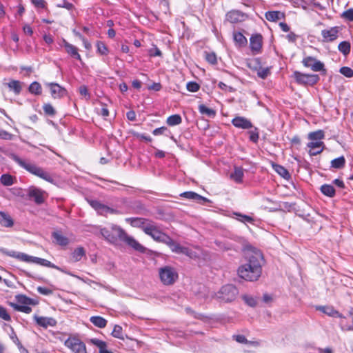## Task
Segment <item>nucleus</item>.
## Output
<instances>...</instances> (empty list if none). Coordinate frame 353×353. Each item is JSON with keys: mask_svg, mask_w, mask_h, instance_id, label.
<instances>
[{"mask_svg": "<svg viewBox=\"0 0 353 353\" xmlns=\"http://www.w3.org/2000/svg\"><path fill=\"white\" fill-rule=\"evenodd\" d=\"M90 342L96 345L97 347H99V349H101V348H103V347H106V343L101 341V340H99V339H92L90 340Z\"/></svg>", "mask_w": 353, "mask_h": 353, "instance_id": "5fc2aeb1", "label": "nucleus"}, {"mask_svg": "<svg viewBox=\"0 0 353 353\" xmlns=\"http://www.w3.org/2000/svg\"><path fill=\"white\" fill-rule=\"evenodd\" d=\"M232 123L235 127L242 129H250L252 127V123L248 119L241 117H236L233 119Z\"/></svg>", "mask_w": 353, "mask_h": 353, "instance_id": "6ab92c4d", "label": "nucleus"}, {"mask_svg": "<svg viewBox=\"0 0 353 353\" xmlns=\"http://www.w3.org/2000/svg\"><path fill=\"white\" fill-rule=\"evenodd\" d=\"M0 318L7 321H10L11 319L10 316L8 313L6 309L2 306H0Z\"/></svg>", "mask_w": 353, "mask_h": 353, "instance_id": "864d4df0", "label": "nucleus"}, {"mask_svg": "<svg viewBox=\"0 0 353 353\" xmlns=\"http://www.w3.org/2000/svg\"><path fill=\"white\" fill-rule=\"evenodd\" d=\"M14 308L19 312H22L26 314H30L32 312V308L28 305H19L17 304H13Z\"/></svg>", "mask_w": 353, "mask_h": 353, "instance_id": "a18cd8bd", "label": "nucleus"}, {"mask_svg": "<svg viewBox=\"0 0 353 353\" xmlns=\"http://www.w3.org/2000/svg\"><path fill=\"white\" fill-rule=\"evenodd\" d=\"M245 256L248 262L238 269L239 276L248 281H254L261 276L263 254L260 250L251 245L245 247Z\"/></svg>", "mask_w": 353, "mask_h": 353, "instance_id": "f257e3e1", "label": "nucleus"}, {"mask_svg": "<svg viewBox=\"0 0 353 353\" xmlns=\"http://www.w3.org/2000/svg\"><path fill=\"white\" fill-rule=\"evenodd\" d=\"M183 254L188 256L191 259H195L197 257V255L194 252L189 250L188 248L185 247L184 248Z\"/></svg>", "mask_w": 353, "mask_h": 353, "instance_id": "69168bd1", "label": "nucleus"}, {"mask_svg": "<svg viewBox=\"0 0 353 353\" xmlns=\"http://www.w3.org/2000/svg\"><path fill=\"white\" fill-rule=\"evenodd\" d=\"M339 50L344 55H347L350 52V43L349 41H342L339 44Z\"/></svg>", "mask_w": 353, "mask_h": 353, "instance_id": "c9c22d12", "label": "nucleus"}, {"mask_svg": "<svg viewBox=\"0 0 353 353\" xmlns=\"http://www.w3.org/2000/svg\"><path fill=\"white\" fill-rule=\"evenodd\" d=\"M317 310L321 311L322 312H323L330 316H335L339 315V312L335 310L332 307L319 306L317 307Z\"/></svg>", "mask_w": 353, "mask_h": 353, "instance_id": "473e14b6", "label": "nucleus"}, {"mask_svg": "<svg viewBox=\"0 0 353 353\" xmlns=\"http://www.w3.org/2000/svg\"><path fill=\"white\" fill-rule=\"evenodd\" d=\"M29 91L32 94L39 95L41 94V86L39 83L34 81L29 86Z\"/></svg>", "mask_w": 353, "mask_h": 353, "instance_id": "4c0bfd02", "label": "nucleus"}, {"mask_svg": "<svg viewBox=\"0 0 353 353\" xmlns=\"http://www.w3.org/2000/svg\"><path fill=\"white\" fill-rule=\"evenodd\" d=\"M265 18L270 21H276L284 18V14L280 11H268L265 13Z\"/></svg>", "mask_w": 353, "mask_h": 353, "instance_id": "393cba45", "label": "nucleus"}, {"mask_svg": "<svg viewBox=\"0 0 353 353\" xmlns=\"http://www.w3.org/2000/svg\"><path fill=\"white\" fill-rule=\"evenodd\" d=\"M149 54L151 57H161L162 53L157 46H154V48L150 49Z\"/></svg>", "mask_w": 353, "mask_h": 353, "instance_id": "13d9d810", "label": "nucleus"}, {"mask_svg": "<svg viewBox=\"0 0 353 353\" xmlns=\"http://www.w3.org/2000/svg\"><path fill=\"white\" fill-rule=\"evenodd\" d=\"M32 4L38 8H44L46 6L45 0H31Z\"/></svg>", "mask_w": 353, "mask_h": 353, "instance_id": "680f3d73", "label": "nucleus"}, {"mask_svg": "<svg viewBox=\"0 0 353 353\" xmlns=\"http://www.w3.org/2000/svg\"><path fill=\"white\" fill-rule=\"evenodd\" d=\"M98 213H99L101 215L105 216L108 214H118L119 212L117 210L110 208V207L102 204Z\"/></svg>", "mask_w": 353, "mask_h": 353, "instance_id": "58836bf2", "label": "nucleus"}, {"mask_svg": "<svg viewBox=\"0 0 353 353\" xmlns=\"http://www.w3.org/2000/svg\"><path fill=\"white\" fill-rule=\"evenodd\" d=\"M159 275L161 281L165 285H173L179 277L176 270L170 266H164L159 268Z\"/></svg>", "mask_w": 353, "mask_h": 353, "instance_id": "423d86ee", "label": "nucleus"}, {"mask_svg": "<svg viewBox=\"0 0 353 353\" xmlns=\"http://www.w3.org/2000/svg\"><path fill=\"white\" fill-rule=\"evenodd\" d=\"M233 338L238 342V343H250V344H252L254 345H259V343L258 342H251V341H248L247 340V339L245 338V336L243 335H234L233 336Z\"/></svg>", "mask_w": 353, "mask_h": 353, "instance_id": "37998d69", "label": "nucleus"}, {"mask_svg": "<svg viewBox=\"0 0 353 353\" xmlns=\"http://www.w3.org/2000/svg\"><path fill=\"white\" fill-rule=\"evenodd\" d=\"M165 243L170 247L172 252L177 254H183L185 247L180 245L170 236Z\"/></svg>", "mask_w": 353, "mask_h": 353, "instance_id": "4be33fe9", "label": "nucleus"}, {"mask_svg": "<svg viewBox=\"0 0 353 353\" xmlns=\"http://www.w3.org/2000/svg\"><path fill=\"white\" fill-rule=\"evenodd\" d=\"M53 237L56 240L57 243L60 245H67L69 243L68 239L60 233L54 232Z\"/></svg>", "mask_w": 353, "mask_h": 353, "instance_id": "f704fd0d", "label": "nucleus"}, {"mask_svg": "<svg viewBox=\"0 0 353 353\" xmlns=\"http://www.w3.org/2000/svg\"><path fill=\"white\" fill-rule=\"evenodd\" d=\"M186 88L188 91L195 92L199 90L200 85L196 82L190 81L187 83Z\"/></svg>", "mask_w": 353, "mask_h": 353, "instance_id": "de8ad7c7", "label": "nucleus"}, {"mask_svg": "<svg viewBox=\"0 0 353 353\" xmlns=\"http://www.w3.org/2000/svg\"><path fill=\"white\" fill-rule=\"evenodd\" d=\"M126 221L128 222L132 226L141 228L144 231V228L146 226H149L151 221L143 218L135 217V218H128Z\"/></svg>", "mask_w": 353, "mask_h": 353, "instance_id": "f3484780", "label": "nucleus"}, {"mask_svg": "<svg viewBox=\"0 0 353 353\" xmlns=\"http://www.w3.org/2000/svg\"><path fill=\"white\" fill-rule=\"evenodd\" d=\"M0 181L3 185L9 186L14 183V179L11 175L5 174L1 176Z\"/></svg>", "mask_w": 353, "mask_h": 353, "instance_id": "ea45409f", "label": "nucleus"}, {"mask_svg": "<svg viewBox=\"0 0 353 353\" xmlns=\"http://www.w3.org/2000/svg\"><path fill=\"white\" fill-rule=\"evenodd\" d=\"M89 203L97 212H99L102 205V203L97 200H90L89 201Z\"/></svg>", "mask_w": 353, "mask_h": 353, "instance_id": "052dcab7", "label": "nucleus"}, {"mask_svg": "<svg viewBox=\"0 0 353 353\" xmlns=\"http://www.w3.org/2000/svg\"><path fill=\"white\" fill-rule=\"evenodd\" d=\"M8 87L10 90H13L16 94H19L22 89L21 83L17 80H11L7 83Z\"/></svg>", "mask_w": 353, "mask_h": 353, "instance_id": "c85d7f7f", "label": "nucleus"}, {"mask_svg": "<svg viewBox=\"0 0 353 353\" xmlns=\"http://www.w3.org/2000/svg\"><path fill=\"white\" fill-rule=\"evenodd\" d=\"M273 168L280 176H281L284 179H288L290 177L289 172L283 166L278 164H274Z\"/></svg>", "mask_w": 353, "mask_h": 353, "instance_id": "c756f323", "label": "nucleus"}, {"mask_svg": "<svg viewBox=\"0 0 353 353\" xmlns=\"http://www.w3.org/2000/svg\"><path fill=\"white\" fill-rule=\"evenodd\" d=\"M13 135L6 130H0V139L4 140L12 139Z\"/></svg>", "mask_w": 353, "mask_h": 353, "instance_id": "bf43d9fd", "label": "nucleus"}, {"mask_svg": "<svg viewBox=\"0 0 353 353\" xmlns=\"http://www.w3.org/2000/svg\"><path fill=\"white\" fill-rule=\"evenodd\" d=\"M97 51L99 53H100L102 55L108 54V50L104 43H103L101 41H98L97 43Z\"/></svg>", "mask_w": 353, "mask_h": 353, "instance_id": "09e8293b", "label": "nucleus"}, {"mask_svg": "<svg viewBox=\"0 0 353 353\" xmlns=\"http://www.w3.org/2000/svg\"><path fill=\"white\" fill-rule=\"evenodd\" d=\"M64 345L74 353H87L85 343L76 337H69Z\"/></svg>", "mask_w": 353, "mask_h": 353, "instance_id": "1a4fd4ad", "label": "nucleus"}, {"mask_svg": "<svg viewBox=\"0 0 353 353\" xmlns=\"http://www.w3.org/2000/svg\"><path fill=\"white\" fill-rule=\"evenodd\" d=\"M325 133L323 130H319L308 134V139L310 140L307 144L310 148L309 154L311 156H315L321 153L324 150V143L321 141L324 139Z\"/></svg>", "mask_w": 353, "mask_h": 353, "instance_id": "39448f33", "label": "nucleus"}, {"mask_svg": "<svg viewBox=\"0 0 353 353\" xmlns=\"http://www.w3.org/2000/svg\"><path fill=\"white\" fill-rule=\"evenodd\" d=\"M234 214L239 216V218H237V220H239V221H241L243 223H245V222L252 223L254 221L253 218L250 216L238 213V212H234Z\"/></svg>", "mask_w": 353, "mask_h": 353, "instance_id": "c03bdc74", "label": "nucleus"}, {"mask_svg": "<svg viewBox=\"0 0 353 353\" xmlns=\"http://www.w3.org/2000/svg\"><path fill=\"white\" fill-rule=\"evenodd\" d=\"M270 69L268 68H261L258 70L257 74L261 79H265L270 74Z\"/></svg>", "mask_w": 353, "mask_h": 353, "instance_id": "6e6d98bb", "label": "nucleus"}, {"mask_svg": "<svg viewBox=\"0 0 353 353\" xmlns=\"http://www.w3.org/2000/svg\"><path fill=\"white\" fill-rule=\"evenodd\" d=\"M181 196L191 199V200H195L198 202H201V201H203L204 202H208L209 200L207 198H205L197 193L194 192H185L181 194Z\"/></svg>", "mask_w": 353, "mask_h": 353, "instance_id": "412c9836", "label": "nucleus"}, {"mask_svg": "<svg viewBox=\"0 0 353 353\" xmlns=\"http://www.w3.org/2000/svg\"><path fill=\"white\" fill-rule=\"evenodd\" d=\"M37 291L40 294H44V295H49L52 293V291L51 290H50L49 288L41 287V286L37 288Z\"/></svg>", "mask_w": 353, "mask_h": 353, "instance_id": "0e129e2a", "label": "nucleus"}, {"mask_svg": "<svg viewBox=\"0 0 353 353\" xmlns=\"http://www.w3.org/2000/svg\"><path fill=\"white\" fill-rule=\"evenodd\" d=\"M112 335L115 337L120 339H123L124 337L123 336L122 333V327L119 325H115L113 329V331L112 332Z\"/></svg>", "mask_w": 353, "mask_h": 353, "instance_id": "79ce46f5", "label": "nucleus"}, {"mask_svg": "<svg viewBox=\"0 0 353 353\" xmlns=\"http://www.w3.org/2000/svg\"><path fill=\"white\" fill-rule=\"evenodd\" d=\"M43 109L44 112L48 115L54 116L56 114L54 108L50 103L44 104Z\"/></svg>", "mask_w": 353, "mask_h": 353, "instance_id": "49530a36", "label": "nucleus"}, {"mask_svg": "<svg viewBox=\"0 0 353 353\" xmlns=\"http://www.w3.org/2000/svg\"><path fill=\"white\" fill-rule=\"evenodd\" d=\"M205 60L210 64L214 65L217 63L216 55L214 52H205Z\"/></svg>", "mask_w": 353, "mask_h": 353, "instance_id": "a19ab883", "label": "nucleus"}, {"mask_svg": "<svg viewBox=\"0 0 353 353\" xmlns=\"http://www.w3.org/2000/svg\"><path fill=\"white\" fill-rule=\"evenodd\" d=\"M238 294V290L233 285L223 286L216 294V297L223 302H231L234 301Z\"/></svg>", "mask_w": 353, "mask_h": 353, "instance_id": "0eeeda50", "label": "nucleus"}, {"mask_svg": "<svg viewBox=\"0 0 353 353\" xmlns=\"http://www.w3.org/2000/svg\"><path fill=\"white\" fill-rule=\"evenodd\" d=\"M339 28L337 26L325 29L321 31L323 41L325 42H332L338 38Z\"/></svg>", "mask_w": 353, "mask_h": 353, "instance_id": "ddd939ff", "label": "nucleus"}, {"mask_svg": "<svg viewBox=\"0 0 353 353\" xmlns=\"http://www.w3.org/2000/svg\"><path fill=\"white\" fill-rule=\"evenodd\" d=\"M250 46L252 51L255 54L260 52L262 47V37L261 34H254L250 37Z\"/></svg>", "mask_w": 353, "mask_h": 353, "instance_id": "a211bd4d", "label": "nucleus"}, {"mask_svg": "<svg viewBox=\"0 0 353 353\" xmlns=\"http://www.w3.org/2000/svg\"><path fill=\"white\" fill-rule=\"evenodd\" d=\"M345 159L343 156L334 159L331 161V165L336 169H341L344 167Z\"/></svg>", "mask_w": 353, "mask_h": 353, "instance_id": "72a5a7b5", "label": "nucleus"}, {"mask_svg": "<svg viewBox=\"0 0 353 353\" xmlns=\"http://www.w3.org/2000/svg\"><path fill=\"white\" fill-rule=\"evenodd\" d=\"M340 72L348 78L353 77V70L349 67H342L340 69Z\"/></svg>", "mask_w": 353, "mask_h": 353, "instance_id": "3c124183", "label": "nucleus"}, {"mask_svg": "<svg viewBox=\"0 0 353 353\" xmlns=\"http://www.w3.org/2000/svg\"><path fill=\"white\" fill-rule=\"evenodd\" d=\"M234 40L239 47L245 46L247 44V39L241 32L233 33Z\"/></svg>", "mask_w": 353, "mask_h": 353, "instance_id": "cd10ccee", "label": "nucleus"}, {"mask_svg": "<svg viewBox=\"0 0 353 353\" xmlns=\"http://www.w3.org/2000/svg\"><path fill=\"white\" fill-rule=\"evenodd\" d=\"M243 299L245 301V302L251 307H254L256 305L257 301L255 298L252 296H250L248 295H244L243 296Z\"/></svg>", "mask_w": 353, "mask_h": 353, "instance_id": "8fccbe9b", "label": "nucleus"}, {"mask_svg": "<svg viewBox=\"0 0 353 353\" xmlns=\"http://www.w3.org/2000/svg\"><path fill=\"white\" fill-rule=\"evenodd\" d=\"M90 321L94 325L99 328H103L107 325V321L99 316H92Z\"/></svg>", "mask_w": 353, "mask_h": 353, "instance_id": "bb28decb", "label": "nucleus"}, {"mask_svg": "<svg viewBox=\"0 0 353 353\" xmlns=\"http://www.w3.org/2000/svg\"><path fill=\"white\" fill-rule=\"evenodd\" d=\"M12 159L17 164H19L21 167L26 170L30 173L39 176L50 183L54 182V179L50 173L44 170L42 168L37 166L34 163L26 161L15 154H12Z\"/></svg>", "mask_w": 353, "mask_h": 353, "instance_id": "7ed1b4c3", "label": "nucleus"}, {"mask_svg": "<svg viewBox=\"0 0 353 353\" xmlns=\"http://www.w3.org/2000/svg\"><path fill=\"white\" fill-rule=\"evenodd\" d=\"M0 250L4 254H6L11 257L17 259L22 261H25L27 263H34L39 264L42 266L54 268L57 270H60V268L58 266H57L56 265L53 264L50 261H49L46 259H44L32 256H29L23 252H17L14 251H8L5 249H1Z\"/></svg>", "mask_w": 353, "mask_h": 353, "instance_id": "20e7f679", "label": "nucleus"}, {"mask_svg": "<svg viewBox=\"0 0 353 353\" xmlns=\"http://www.w3.org/2000/svg\"><path fill=\"white\" fill-rule=\"evenodd\" d=\"M63 43L65 51L68 54L78 60H81V55L79 54L78 49L76 46L69 43L65 39L63 40Z\"/></svg>", "mask_w": 353, "mask_h": 353, "instance_id": "aec40b11", "label": "nucleus"}, {"mask_svg": "<svg viewBox=\"0 0 353 353\" xmlns=\"http://www.w3.org/2000/svg\"><path fill=\"white\" fill-rule=\"evenodd\" d=\"M245 18L246 15L239 10H232L228 12L226 14V20L232 23H237L243 21Z\"/></svg>", "mask_w": 353, "mask_h": 353, "instance_id": "4468645a", "label": "nucleus"}, {"mask_svg": "<svg viewBox=\"0 0 353 353\" xmlns=\"http://www.w3.org/2000/svg\"><path fill=\"white\" fill-rule=\"evenodd\" d=\"M250 141H253L254 143H256L259 139V133L255 131H250Z\"/></svg>", "mask_w": 353, "mask_h": 353, "instance_id": "774afa93", "label": "nucleus"}, {"mask_svg": "<svg viewBox=\"0 0 353 353\" xmlns=\"http://www.w3.org/2000/svg\"><path fill=\"white\" fill-rule=\"evenodd\" d=\"M0 224L3 227L10 228L14 225V221L9 214L0 212Z\"/></svg>", "mask_w": 353, "mask_h": 353, "instance_id": "5701e85b", "label": "nucleus"}, {"mask_svg": "<svg viewBox=\"0 0 353 353\" xmlns=\"http://www.w3.org/2000/svg\"><path fill=\"white\" fill-rule=\"evenodd\" d=\"M259 64V61L256 59L249 60L247 61V66L252 70L256 69V65Z\"/></svg>", "mask_w": 353, "mask_h": 353, "instance_id": "e2e57ef3", "label": "nucleus"}, {"mask_svg": "<svg viewBox=\"0 0 353 353\" xmlns=\"http://www.w3.org/2000/svg\"><path fill=\"white\" fill-rule=\"evenodd\" d=\"M46 193L45 191L32 186L28 192V196L30 199L33 200L37 205L43 203L46 199Z\"/></svg>", "mask_w": 353, "mask_h": 353, "instance_id": "f8f14e48", "label": "nucleus"}, {"mask_svg": "<svg viewBox=\"0 0 353 353\" xmlns=\"http://www.w3.org/2000/svg\"><path fill=\"white\" fill-rule=\"evenodd\" d=\"M294 76L296 82L303 85H313L319 81V77L317 74H303L296 71Z\"/></svg>", "mask_w": 353, "mask_h": 353, "instance_id": "9d476101", "label": "nucleus"}, {"mask_svg": "<svg viewBox=\"0 0 353 353\" xmlns=\"http://www.w3.org/2000/svg\"><path fill=\"white\" fill-rule=\"evenodd\" d=\"M168 130V128L166 127H161L159 128H156L153 130L152 134L155 136H158L160 134H164Z\"/></svg>", "mask_w": 353, "mask_h": 353, "instance_id": "338daca9", "label": "nucleus"}, {"mask_svg": "<svg viewBox=\"0 0 353 353\" xmlns=\"http://www.w3.org/2000/svg\"><path fill=\"white\" fill-rule=\"evenodd\" d=\"M182 122L181 117L179 114H173L170 116L166 121V123L170 126L179 125Z\"/></svg>", "mask_w": 353, "mask_h": 353, "instance_id": "2f4dec72", "label": "nucleus"}, {"mask_svg": "<svg viewBox=\"0 0 353 353\" xmlns=\"http://www.w3.org/2000/svg\"><path fill=\"white\" fill-rule=\"evenodd\" d=\"M199 110L202 114H205L210 117H214L216 115L215 110L206 107L203 104H201L199 106Z\"/></svg>", "mask_w": 353, "mask_h": 353, "instance_id": "e433bc0d", "label": "nucleus"}, {"mask_svg": "<svg viewBox=\"0 0 353 353\" xmlns=\"http://www.w3.org/2000/svg\"><path fill=\"white\" fill-rule=\"evenodd\" d=\"M302 63L305 67L310 68L314 72L323 71L324 73L326 72L324 63L314 57H306L303 59Z\"/></svg>", "mask_w": 353, "mask_h": 353, "instance_id": "9b49d317", "label": "nucleus"}, {"mask_svg": "<svg viewBox=\"0 0 353 353\" xmlns=\"http://www.w3.org/2000/svg\"><path fill=\"white\" fill-rule=\"evenodd\" d=\"M34 319L38 325L44 328L54 327L57 325V321L52 317L38 316L35 315Z\"/></svg>", "mask_w": 353, "mask_h": 353, "instance_id": "2eb2a0df", "label": "nucleus"}, {"mask_svg": "<svg viewBox=\"0 0 353 353\" xmlns=\"http://www.w3.org/2000/svg\"><path fill=\"white\" fill-rule=\"evenodd\" d=\"M321 191L323 194L330 197H333L335 194V190L332 185H323L321 187Z\"/></svg>", "mask_w": 353, "mask_h": 353, "instance_id": "7c9ffc66", "label": "nucleus"}, {"mask_svg": "<svg viewBox=\"0 0 353 353\" xmlns=\"http://www.w3.org/2000/svg\"><path fill=\"white\" fill-rule=\"evenodd\" d=\"M12 330V332H11V334H10V339H12V341L19 347H22V345L20 342V341L19 340L15 332L14 331L13 328L11 329Z\"/></svg>", "mask_w": 353, "mask_h": 353, "instance_id": "4d7b16f0", "label": "nucleus"}, {"mask_svg": "<svg viewBox=\"0 0 353 353\" xmlns=\"http://www.w3.org/2000/svg\"><path fill=\"white\" fill-rule=\"evenodd\" d=\"M100 233L105 241L112 244L117 245L119 242L121 241L137 251L141 252L145 251V248L143 245L117 225L112 224L110 228H101Z\"/></svg>", "mask_w": 353, "mask_h": 353, "instance_id": "f03ea898", "label": "nucleus"}, {"mask_svg": "<svg viewBox=\"0 0 353 353\" xmlns=\"http://www.w3.org/2000/svg\"><path fill=\"white\" fill-rule=\"evenodd\" d=\"M47 85L50 89L51 95L53 98H61L66 94V90L56 83H49Z\"/></svg>", "mask_w": 353, "mask_h": 353, "instance_id": "dca6fc26", "label": "nucleus"}, {"mask_svg": "<svg viewBox=\"0 0 353 353\" xmlns=\"http://www.w3.org/2000/svg\"><path fill=\"white\" fill-rule=\"evenodd\" d=\"M342 17L349 21H353V8H350L343 12L341 14Z\"/></svg>", "mask_w": 353, "mask_h": 353, "instance_id": "603ef678", "label": "nucleus"}, {"mask_svg": "<svg viewBox=\"0 0 353 353\" xmlns=\"http://www.w3.org/2000/svg\"><path fill=\"white\" fill-rule=\"evenodd\" d=\"M144 232L157 241L165 243L168 240L169 236L161 232L157 226L152 222L149 226L144 228Z\"/></svg>", "mask_w": 353, "mask_h": 353, "instance_id": "6e6552de", "label": "nucleus"}, {"mask_svg": "<svg viewBox=\"0 0 353 353\" xmlns=\"http://www.w3.org/2000/svg\"><path fill=\"white\" fill-rule=\"evenodd\" d=\"M243 169L241 167H234V172L231 173L230 178L235 182L239 183L243 181Z\"/></svg>", "mask_w": 353, "mask_h": 353, "instance_id": "b1692460", "label": "nucleus"}, {"mask_svg": "<svg viewBox=\"0 0 353 353\" xmlns=\"http://www.w3.org/2000/svg\"><path fill=\"white\" fill-rule=\"evenodd\" d=\"M85 256V251L83 247L76 248L72 253V260L73 262H78Z\"/></svg>", "mask_w": 353, "mask_h": 353, "instance_id": "a878e982", "label": "nucleus"}]
</instances>
